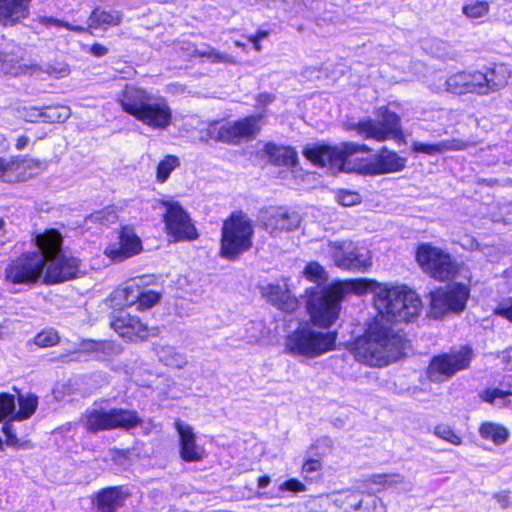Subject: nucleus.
I'll list each match as a JSON object with an SVG mask.
<instances>
[{
	"instance_id": "63",
	"label": "nucleus",
	"mask_w": 512,
	"mask_h": 512,
	"mask_svg": "<svg viewBox=\"0 0 512 512\" xmlns=\"http://www.w3.org/2000/svg\"><path fill=\"white\" fill-rule=\"evenodd\" d=\"M271 480L269 476H262L258 479V487L265 488L270 484Z\"/></svg>"
},
{
	"instance_id": "18",
	"label": "nucleus",
	"mask_w": 512,
	"mask_h": 512,
	"mask_svg": "<svg viewBox=\"0 0 512 512\" xmlns=\"http://www.w3.org/2000/svg\"><path fill=\"white\" fill-rule=\"evenodd\" d=\"M331 447L332 441L328 437L318 439L309 447L301 468V474L306 481L316 482L321 479L322 459L327 455Z\"/></svg>"
},
{
	"instance_id": "64",
	"label": "nucleus",
	"mask_w": 512,
	"mask_h": 512,
	"mask_svg": "<svg viewBox=\"0 0 512 512\" xmlns=\"http://www.w3.org/2000/svg\"><path fill=\"white\" fill-rule=\"evenodd\" d=\"M352 128H361V129H364V128H376V127L374 126V124H373L371 121H369V122H365V123H358V124H355V125H353V127H352Z\"/></svg>"
},
{
	"instance_id": "51",
	"label": "nucleus",
	"mask_w": 512,
	"mask_h": 512,
	"mask_svg": "<svg viewBox=\"0 0 512 512\" xmlns=\"http://www.w3.org/2000/svg\"><path fill=\"white\" fill-rule=\"evenodd\" d=\"M207 60L211 63H224V64H234L235 60L232 56L221 53L214 48H210L207 50Z\"/></svg>"
},
{
	"instance_id": "48",
	"label": "nucleus",
	"mask_w": 512,
	"mask_h": 512,
	"mask_svg": "<svg viewBox=\"0 0 512 512\" xmlns=\"http://www.w3.org/2000/svg\"><path fill=\"white\" fill-rule=\"evenodd\" d=\"M160 300V294L153 290H146L141 287V297L138 300L139 309H149L153 307Z\"/></svg>"
},
{
	"instance_id": "25",
	"label": "nucleus",
	"mask_w": 512,
	"mask_h": 512,
	"mask_svg": "<svg viewBox=\"0 0 512 512\" xmlns=\"http://www.w3.org/2000/svg\"><path fill=\"white\" fill-rule=\"evenodd\" d=\"M405 166V158H402L396 152L383 147L368 164V169L372 174H387L402 171Z\"/></svg>"
},
{
	"instance_id": "42",
	"label": "nucleus",
	"mask_w": 512,
	"mask_h": 512,
	"mask_svg": "<svg viewBox=\"0 0 512 512\" xmlns=\"http://www.w3.org/2000/svg\"><path fill=\"white\" fill-rule=\"evenodd\" d=\"M38 23H40L41 25H43L47 28L52 27V26L62 27V28L67 29L68 31H72V32H76V33H82V32L86 31V29L83 26L72 25L69 22H66L61 19H57L53 16H40V17H38Z\"/></svg>"
},
{
	"instance_id": "45",
	"label": "nucleus",
	"mask_w": 512,
	"mask_h": 512,
	"mask_svg": "<svg viewBox=\"0 0 512 512\" xmlns=\"http://www.w3.org/2000/svg\"><path fill=\"white\" fill-rule=\"evenodd\" d=\"M116 219H117V215L114 211L102 210V211H97V212L90 214L86 218V222L99 223L101 225L106 226L111 223H115Z\"/></svg>"
},
{
	"instance_id": "17",
	"label": "nucleus",
	"mask_w": 512,
	"mask_h": 512,
	"mask_svg": "<svg viewBox=\"0 0 512 512\" xmlns=\"http://www.w3.org/2000/svg\"><path fill=\"white\" fill-rule=\"evenodd\" d=\"M18 405L19 410L16 411L15 397L7 393L0 394V422L8 416L17 421L30 418L38 406V397L33 394H19Z\"/></svg>"
},
{
	"instance_id": "13",
	"label": "nucleus",
	"mask_w": 512,
	"mask_h": 512,
	"mask_svg": "<svg viewBox=\"0 0 512 512\" xmlns=\"http://www.w3.org/2000/svg\"><path fill=\"white\" fill-rule=\"evenodd\" d=\"M161 204L165 208L163 219L167 234L176 241L194 240L198 237L197 230L193 225L189 214L179 202L166 200Z\"/></svg>"
},
{
	"instance_id": "38",
	"label": "nucleus",
	"mask_w": 512,
	"mask_h": 512,
	"mask_svg": "<svg viewBox=\"0 0 512 512\" xmlns=\"http://www.w3.org/2000/svg\"><path fill=\"white\" fill-rule=\"evenodd\" d=\"M375 115L378 119L379 128H400V116L388 106L379 107Z\"/></svg>"
},
{
	"instance_id": "11",
	"label": "nucleus",
	"mask_w": 512,
	"mask_h": 512,
	"mask_svg": "<svg viewBox=\"0 0 512 512\" xmlns=\"http://www.w3.org/2000/svg\"><path fill=\"white\" fill-rule=\"evenodd\" d=\"M470 296V289L466 284L453 283L446 288H440L430 293L431 314L434 318H441L449 312H462Z\"/></svg>"
},
{
	"instance_id": "10",
	"label": "nucleus",
	"mask_w": 512,
	"mask_h": 512,
	"mask_svg": "<svg viewBox=\"0 0 512 512\" xmlns=\"http://www.w3.org/2000/svg\"><path fill=\"white\" fill-rule=\"evenodd\" d=\"M416 259L422 269L439 281L449 280L458 273V264L443 250L429 244H422L416 252Z\"/></svg>"
},
{
	"instance_id": "7",
	"label": "nucleus",
	"mask_w": 512,
	"mask_h": 512,
	"mask_svg": "<svg viewBox=\"0 0 512 512\" xmlns=\"http://www.w3.org/2000/svg\"><path fill=\"white\" fill-rule=\"evenodd\" d=\"M366 487L370 492L360 491L359 498L361 503L357 505L355 512H387L383 501L375 495L385 489L397 488L403 491H409L411 485L401 474H374L367 481Z\"/></svg>"
},
{
	"instance_id": "24",
	"label": "nucleus",
	"mask_w": 512,
	"mask_h": 512,
	"mask_svg": "<svg viewBox=\"0 0 512 512\" xmlns=\"http://www.w3.org/2000/svg\"><path fill=\"white\" fill-rule=\"evenodd\" d=\"M128 495L120 486L103 488L96 494L93 505L96 512H117L124 506Z\"/></svg>"
},
{
	"instance_id": "27",
	"label": "nucleus",
	"mask_w": 512,
	"mask_h": 512,
	"mask_svg": "<svg viewBox=\"0 0 512 512\" xmlns=\"http://www.w3.org/2000/svg\"><path fill=\"white\" fill-rule=\"evenodd\" d=\"M263 295L273 306L285 312L294 311L298 306L297 299L279 284H268L263 288Z\"/></svg>"
},
{
	"instance_id": "30",
	"label": "nucleus",
	"mask_w": 512,
	"mask_h": 512,
	"mask_svg": "<svg viewBox=\"0 0 512 512\" xmlns=\"http://www.w3.org/2000/svg\"><path fill=\"white\" fill-rule=\"evenodd\" d=\"M254 131L255 130H200V139L205 140L206 137H209L216 141L238 145L243 140L252 138Z\"/></svg>"
},
{
	"instance_id": "15",
	"label": "nucleus",
	"mask_w": 512,
	"mask_h": 512,
	"mask_svg": "<svg viewBox=\"0 0 512 512\" xmlns=\"http://www.w3.org/2000/svg\"><path fill=\"white\" fill-rule=\"evenodd\" d=\"M111 327L129 341L144 340L149 335H155L156 328H148L138 317L132 316L127 310L120 309L111 316Z\"/></svg>"
},
{
	"instance_id": "40",
	"label": "nucleus",
	"mask_w": 512,
	"mask_h": 512,
	"mask_svg": "<svg viewBox=\"0 0 512 512\" xmlns=\"http://www.w3.org/2000/svg\"><path fill=\"white\" fill-rule=\"evenodd\" d=\"M304 276L311 282L318 285L324 284L327 281V272L317 262H310L305 266Z\"/></svg>"
},
{
	"instance_id": "4",
	"label": "nucleus",
	"mask_w": 512,
	"mask_h": 512,
	"mask_svg": "<svg viewBox=\"0 0 512 512\" xmlns=\"http://www.w3.org/2000/svg\"><path fill=\"white\" fill-rule=\"evenodd\" d=\"M254 229L249 217L242 212L232 213L223 223L221 255L235 259L252 246Z\"/></svg>"
},
{
	"instance_id": "16",
	"label": "nucleus",
	"mask_w": 512,
	"mask_h": 512,
	"mask_svg": "<svg viewBox=\"0 0 512 512\" xmlns=\"http://www.w3.org/2000/svg\"><path fill=\"white\" fill-rule=\"evenodd\" d=\"M260 221L268 233L277 236L283 231L296 229L301 218L297 212H289L284 207H269L261 212Z\"/></svg>"
},
{
	"instance_id": "23",
	"label": "nucleus",
	"mask_w": 512,
	"mask_h": 512,
	"mask_svg": "<svg viewBox=\"0 0 512 512\" xmlns=\"http://www.w3.org/2000/svg\"><path fill=\"white\" fill-rule=\"evenodd\" d=\"M32 0H0V26L14 27L30 15Z\"/></svg>"
},
{
	"instance_id": "12",
	"label": "nucleus",
	"mask_w": 512,
	"mask_h": 512,
	"mask_svg": "<svg viewBox=\"0 0 512 512\" xmlns=\"http://www.w3.org/2000/svg\"><path fill=\"white\" fill-rule=\"evenodd\" d=\"M328 245L335 265L341 269L364 272L371 266L369 251L350 240L329 241Z\"/></svg>"
},
{
	"instance_id": "35",
	"label": "nucleus",
	"mask_w": 512,
	"mask_h": 512,
	"mask_svg": "<svg viewBox=\"0 0 512 512\" xmlns=\"http://www.w3.org/2000/svg\"><path fill=\"white\" fill-rule=\"evenodd\" d=\"M479 434L483 439L490 440L496 445L505 443L509 437L507 428L494 422L482 423Z\"/></svg>"
},
{
	"instance_id": "52",
	"label": "nucleus",
	"mask_w": 512,
	"mask_h": 512,
	"mask_svg": "<svg viewBox=\"0 0 512 512\" xmlns=\"http://www.w3.org/2000/svg\"><path fill=\"white\" fill-rule=\"evenodd\" d=\"M315 504L319 512H337L335 504L332 502L331 494L320 495L315 499Z\"/></svg>"
},
{
	"instance_id": "58",
	"label": "nucleus",
	"mask_w": 512,
	"mask_h": 512,
	"mask_svg": "<svg viewBox=\"0 0 512 512\" xmlns=\"http://www.w3.org/2000/svg\"><path fill=\"white\" fill-rule=\"evenodd\" d=\"M2 431L6 436V442L8 445H15L17 442L16 435L13 433V426L10 423H5L2 427Z\"/></svg>"
},
{
	"instance_id": "21",
	"label": "nucleus",
	"mask_w": 512,
	"mask_h": 512,
	"mask_svg": "<svg viewBox=\"0 0 512 512\" xmlns=\"http://www.w3.org/2000/svg\"><path fill=\"white\" fill-rule=\"evenodd\" d=\"M152 98L145 88L126 84L117 95L116 102L120 105L123 112L136 119L142 107Z\"/></svg>"
},
{
	"instance_id": "20",
	"label": "nucleus",
	"mask_w": 512,
	"mask_h": 512,
	"mask_svg": "<svg viewBox=\"0 0 512 512\" xmlns=\"http://www.w3.org/2000/svg\"><path fill=\"white\" fill-rule=\"evenodd\" d=\"M142 250V242L134 229L123 226L119 233V242L111 244L105 249V255L113 262H122Z\"/></svg>"
},
{
	"instance_id": "39",
	"label": "nucleus",
	"mask_w": 512,
	"mask_h": 512,
	"mask_svg": "<svg viewBox=\"0 0 512 512\" xmlns=\"http://www.w3.org/2000/svg\"><path fill=\"white\" fill-rule=\"evenodd\" d=\"M490 5L487 1L475 0L473 2L463 5L462 12L468 18H481L488 14Z\"/></svg>"
},
{
	"instance_id": "36",
	"label": "nucleus",
	"mask_w": 512,
	"mask_h": 512,
	"mask_svg": "<svg viewBox=\"0 0 512 512\" xmlns=\"http://www.w3.org/2000/svg\"><path fill=\"white\" fill-rule=\"evenodd\" d=\"M70 116V109L64 105L43 107V124H60Z\"/></svg>"
},
{
	"instance_id": "50",
	"label": "nucleus",
	"mask_w": 512,
	"mask_h": 512,
	"mask_svg": "<svg viewBox=\"0 0 512 512\" xmlns=\"http://www.w3.org/2000/svg\"><path fill=\"white\" fill-rule=\"evenodd\" d=\"M338 202L345 207L354 206L361 201V197L357 192L342 191L337 196Z\"/></svg>"
},
{
	"instance_id": "6",
	"label": "nucleus",
	"mask_w": 512,
	"mask_h": 512,
	"mask_svg": "<svg viewBox=\"0 0 512 512\" xmlns=\"http://www.w3.org/2000/svg\"><path fill=\"white\" fill-rule=\"evenodd\" d=\"M472 359L473 350L467 345L435 355L427 369L428 378L435 383L444 382L468 369Z\"/></svg>"
},
{
	"instance_id": "26",
	"label": "nucleus",
	"mask_w": 512,
	"mask_h": 512,
	"mask_svg": "<svg viewBox=\"0 0 512 512\" xmlns=\"http://www.w3.org/2000/svg\"><path fill=\"white\" fill-rule=\"evenodd\" d=\"M445 90L454 95H478L475 70H462L450 74L445 80Z\"/></svg>"
},
{
	"instance_id": "54",
	"label": "nucleus",
	"mask_w": 512,
	"mask_h": 512,
	"mask_svg": "<svg viewBox=\"0 0 512 512\" xmlns=\"http://www.w3.org/2000/svg\"><path fill=\"white\" fill-rule=\"evenodd\" d=\"M24 119L32 123H43V107H30L26 109Z\"/></svg>"
},
{
	"instance_id": "9",
	"label": "nucleus",
	"mask_w": 512,
	"mask_h": 512,
	"mask_svg": "<svg viewBox=\"0 0 512 512\" xmlns=\"http://www.w3.org/2000/svg\"><path fill=\"white\" fill-rule=\"evenodd\" d=\"M45 274V255L39 248L13 260L5 269L6 279L13 284H33Z\"/></svg>"
},
{
	"instance_id": "46",
	"label": "nucleus",
	"mask_w": 512,
	"mask_h": 512,
	"mask_svg": "<svg viewBox=\"0 0 512 512\" xmlns=\"http://www.w3.org/2000/svg\"><path fill=\"white\" fill-rule=\"evenodd\" d=\"M360 491H342V512H355L357 505L361 503L359 498Z\"/></svg>"
},
{
	"instance_id": "56",
	"label": "nucleus",
	"mask_w": 512,
	"mask_h": 512,
	"mask_svg": "<svg viewBox=\"0 0 512 512\" xmlns=\"http://www.w3.org/2000/svg\"><path fill=\"white\" fill-rule=\"evenodd\" d=\"M366 132L365 137L366 138H373L377 141H384L390 135L394 134L395 132H399L400 130H363Z\"/></svg>"
},
{
	"instance_id": "43",
	"label": "nucleus",
	"mask_w": 512,
	"mask_h": 512,
	"mask_svg": "<svg viewBox=\"0 0 512 512\" xmlns=\"http://www.w3.org/2000/svg\"><path fill=\"white\" fill-rule=\"evenodd\" d=\"M512 395L510 391H503L500 389H488L482 394V399L485 402L491 403L495 406H505L507 398Z\"/></svg>"
},
{
	"instance_id": "3",
	"label": "nucleus",
	"mask_w": 512,
	"mask_h": 512,
	"mask_svg": "<svg viewBox=\"0 0 512 512\" xmlns=\"http://www.w3.org/2000/svg\"><path fill=\"white\" fill-rule=\"evenodd\" d=\"M336 333L300 327L286 337V350L296 356L315 358L334 349Z\"/></svg>"
},
{
	"instance_id": "8",
	"label": "nucleus",
	"mask_w": 512,
	"mask_h": 512,
	"mask_svg": "<svg viewBox=\"0 0 512 512\" xmlns=\"http://www.w3.org/2000/svg\"><path fill=\"white\" fill-rule=\"evenodd\" d=\"M85 427L89 432L96 433L102 430L122 428L129 430L141 423L137 412L113 408L108 411L93 409L84 416Z\"/></svg>"
},
{
	"instance_id": "59",
	"label": "nucleus",
	"mask_w": 512,
	"mask_h": 512,
	"mask_svg": "<svg viewBox=\"0 0 512 512\" xmlns=\"http://www.w3.org/2000/svg\"><path fill=\"white\" fill-rule=\"evenodd\" d=\"M255 100L259 106L266 107L267 105H269L270 103H272L275 100V96L270 93L264 92V93H259L255 97Z\"/></svg>"
},
{
	"instance_id": "55",
	"label": "nucleus",
	"mask_w": 512,
	"mask_h": 512,
	"mask_svg": "<svg viewBox=\"0 0 512 512\" xmlns=\"http://www.w3.org/2000/svg\"><path fill=\"white\" fill-rule=\"evenodd\" d=\"M494 314L501 316L512 323V297L506 302L498 305L494 310Z\"/></svg>"
},
{
	"instance_id": "37",
	"label": "nucleus",
	"mask_w": 512,
	"mask_h": 512,
	"mask_svg": "<svg viewBox=\"0 0 512 512\" xmlns=\"http://www.w3.org/2000/svg\"><path fill=\"white\" fill-rule=\"evenodd\" d=\"M180 166V159L175 155H167L162 159L156 169V181L165 183L170 174Z\"/></svg>"
},
{
	"instance_id": "22",
	"label": "nucleus",
	"mask_w": 512,
	"mask_h": 512,
	"mask_svg": "<svg viewBox=\"0 0 512 512\" xmlns=\"http://www.w3.org/2000/svg\"><path fill=\"white\" fill-rule=\"evenodd\" d=\"M179 435L180 456L186 462L201 461L204 449L196 443V435L193 428L181 420L174 423Z\"/></svg>"
},
{
	"instance_id": "44",
	"label": "nucleus",
	"mask_w": 512,
	"mask_h": 512,
	"mask_svg": "<svg viewBox=\"0 0 512 512\" xmlns=\"http://www.w3.org/2000/svg\"><path fill=\"white\" fill-rule=\"evenodd\" d=\"M58 341L59 336L57 331H55L54 329L43 330L42 332L38 333L34 338L35 344L39 347H50L57 344Z\"/></svg>"
},
{
	"instance_id": "34",
	"label": "nucleus",
	"mask_w": 512,
	"mask_h": 512,
	"mask_svg": "<svg viewBox=\"0 0 512 512\" xmlns=\"http://www.w3.org/2000/svg\"><path fill=\"white\" fill-rule=\"evenodd\" d=\"M465 144L459 140L442 141L435 144H426L421 142L413 143V151L417 153H424L428 155L440 154L447 150H461L464 149Z\"/></svg>"
},
{
	"instance_id": "1",
	"label": "nucleus",
	"mask_w": 512,
	"mask_h": 512,
	"mask_svg": "<svg viewBox=\"0 0 512 512\" xmlns=\"http://www.w3.org/2000/svg\"><path fill=\"white\" fill-rule=\"evenodd\" d=\"M349 292L374 295V306L380 317L368 326L353 343L352 353L363 364L384 367L396 361L404 351L402 335L393 329L392 321L410 322L421 310L418 295L406 286H388L375 280L359 279L331 285L309 300L308 309L314 324L328 328L339 316L340 303Z\"/></svg>"
},
{
	"instance_id": "28",
	"label": "nucleus",
	"mask_w": 512,
	"mask_h": 512,
	"mask_svg": "<svg viewBox=\"0 0 512 512\" xmlns=\"http://www.w3.org/2000/svg\"><path fill=\"white\" fill-rule=\"evenodd\" d=\"M33 160L22 157L5 159L0 157V180L16 182L25 179L24 171L31 168Z\"/></svg>"
},
{
	"instance_id": "47",
	"label": "nucleus",
	"mask_w": 512,
	"mask_h": 512,
	"mask_svg": "<svg viewBox=\"0 0 512 512\" xmlns=\"http://www.w3.org/2000/svg\"><path fill=\"white\" fill-rule=\"evenodd\" d=\"M434 434L437 437L454 445H460L462 443L461 437L458 436L448 425L441 424L436 426L434 429Z\"/></svg>"
},
{
	"instance_id": "14",
	"label": "nucleus",
	"mask_w": 512,
	"mask_h": 512,
	"mask_svg": "<svg viewBox=\"0 0 512 512\" xmlns=\"http://www.w3.org/2000/svg\"><path fill=\"white\" fill-rule=\"evenodd\" d=\"M478 95H489L505 88L512 76L510 66L492 62L482 70H475Z\"/></svg>"
},
{
	"instance_id": "49",
	"label": "nucleus",
	"mask_w": 512,
	"mask_h": 512,
	"mask_svg": "<svg viewBox=\"0 0 512 512\" xmlns=\"http://www.w3.org/2000/svg\"><path fill=\"white\" fill-rule=\"evenodd\" d=\"M278 490L280 492L300 493L306 491V486L300 480L291 478L282 482L279 485Z\"/></svg>"
},
{
	"instance_id": "2",
	"label": "nucleus",
	"mask_w": 512,
	"mask_h": 512,
	"mask_svg": "<svg viewBox=\"0 0 512 512\" xmlns=\"http://www.w3.org/2000/svg\"><path fill=\"white\" fill-rule=\"evenodd\" d=\"M37 248L45 255L44 278L49 283H59L76 277L79 260L62 252L63 238L56 229H47L34 236Z\"/></svg>"
},
{
	"instance_id": "53",
	"label": "nucleus",
	"mask_w": 512,
	"mask_h": 512,
	"mask_svg": "<svg viewBox=\"0 0 512 512\" xmlns=\"http://www.w3.org/2000/svg\"><path fill=\"white\" fill-rule=\"evenodd\" d=\"M270 35V31L258 29L254 34L248 36V41L253 45L255 51H262L261 41Z\"/></svg>"
},
{
	"instance_id": "61",
	"label": "nucleus",
	"mask_w": 512,
	"mask_h": 512,
	"mask_svg": "<svg viewBox=\"0 0 512 512\" xmlns=\"http://www.w3.org/2000/svg\"><path fill=\"white\" fill-rule=\"evenodd\" d=\"M332 502L335 504L337 508V512H342V505H343V499H342V492H336L331 493Z\"/></svg>"
},
{
	"instance_id": "31",
	"label": "nucleus",
	"mask_w": 512,
	"mask_h": 512,
	"mask_svg": "<svg viewBox=\"0 0 512 512\" xmlns=\"http://www.w3.org/2000/svg\"><path fill=\"white\" fill-rule=\"evenodd\" d=\"M122 22V15L120 12H111L100 9L99 7L94 8L89 16L88 29H107L109 27L118 26Z\"/></svg>"
},
{
	"instance_id": "57",
	"label": "nucleus",
	"mask_w": 512,
	"mask_h": 512,
	"mask_svg": "<svg viewBox=\"0 0 512 512\" xmlns=\"http://www.w3.org/2000/svg\"><path fill=\"white\" fill-rule=\"evenodd\" d=\"M88 52L94 57H103L108 54L109 49L103 44L95 42L89 47Z\"/></svg>"
},
{
	"instance_id": "29",
	"label": "nucleus",
	"mask_w": 512,
	"mask_h": 512,
	"mask_svg": "<svg viewBox=\"0 0 512 512\" xmlns=\"http://www.w3.org/2000/svg\"><path fill=\"white\" fill-rule=\"evenodd\" d=\"M144 283V278H134L124 284V286L115 290L112 294L113 301L117 305L132 306L138 303L141 297V287Z\"/></svg>"
},
{
	"instance_id": "5",
	"label": "nucleus",
	"mask_w": 512,
	"mask_h": 512,
	"mask_svg": "<svg viewBox=\"0 0 512 512\" xmlns=\"http://www.w3.org/2000/svg\"><path fill=\"white\" fill-rule=\"evenodd\" d=\"M369 150L366 145L356 143H341L339 146L313 144L307 145L303 149V154L319 167L342 170L349 156L359 152H368Z\"/></svg>"
},
{
	"instance_id": "60",
	"label": "nucleus",
	"mask_w": 512,
	"mask_h": 512,
	"mask_svg": "<svg viewBox=\"0 0 512 512\" xmlns=\"http://www.w3.org/2000/svg\"><path fill=\"white\" fill-rule=\"evenodd\" d=\"M264 117L263 114L259 115V116H251V117H248L246 118L245 120L247 121V123L245 122H240V121H237L233 124V127L232 128H237V129H240V128H251V124H250V121L252 122H256L258 119Z\"/></svg>"
},
{
	"instance_id": "33",
	"label": "nucleus",
	"mask_w": 512,
	"mask_h": 512,
	"mask_svg": "<svg viewBox=\"0 0 512 512\" xmlns=\"http://www.w3.org/2000/svg\"><path fill=\"white\" fill-rule=\"evenodd\" d=\"M80 351L92 355L97 360H105L107 357L119 352L112 342L94 340L84 341L81 344Z\"/></svg>"
},
{
	"instance_id": "41",
	"label": "nucleus",
	"mask_w": 512,
	"mask_h": 512,
	"mask_svg": "<svg viewBox=\"0 0 512 512\" xmlns=\"http://www.w3.org/2000/svg\"><path fill=\"white\" fill-rule=\"evenodd\" d=\"M159 358L167 366L180 368L186 363L185 357L172 347H165L159 352Z\"/></svg>"
},
{
	"instance_id": "32",
	"label": "nucleus",
	"mask_w": 512,
	"mask_h": 512,
	"mask_svg": "<svg viewBox=\"0 0 512 512\" xmlns=\"http://www.w3.org/2000/svg\"><path fill=\"white\" fill-rule=\"evenodd\" d=\"M265 152L270 160L277 165L293 166L297 162V154L291 147L276 146L268 143L265 145Z\"/></svg>"
},
{
	"instance_id": "19",
	"label": "nucleus",
	"mask_w": 512,
	"mask_h": 512,
	"mask_svg": "<svg viewBox=\"0 0 512 512\" xmlns=\"http://www.w3.org/2000/svg\"><path fill=\"white\" fill-rule=\"evenodd\" d=\"M136 120L150 128H168L173 121V112L164 98L148 100Z\"/></svg>"
},
{
	"instance_id": "62",
	"label": "nucleus",
	"mask_w": 512,
	"mask_h": 512,
	"mask_svg": "<svg viewBox=\"0 0 512 512\" xmlns=\"http://www.w3.org/2000/svg\"><path fill=\"white\" fill-rule=\"evenodd\" d=\"M28 143H29V138L26 136H21L17 139L16 148L18 150H23L28 146Z\"/></svg>"
}]
</instances>
